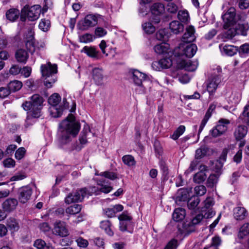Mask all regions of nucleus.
<instances>
[{"label": "nucleus", "instance_id": "obj_1", "mask_svg": "<svg viewBox=\"0 0 249 249\" xmlns=\"http://www.w3.org/2000/svg\"><path fill=\"white\" fill-rule=\"evenodd\" d=\"M80 126L75 122V118L70 114L67 119L59 124L58 132V139L60 143L65 144L71 141V137H75L78 134Z\"/></svg>", "mask_w": 249, "mask_h": 249}, {"label": "nucleus", "instance_id": "obj_2", "mask_svg": "<svg viewBox=\"0 0 249 249\" xmlns=\"http://www.w3.org/2000/svg\"><path fill=\"white\" fill-rule=\"evenodd\" d=\"M43 101L41 96L35 94L30 97V101H26L22 104L24 110L28 111L25 123L26 127L34 123V119L38 118L41 116Z\"/></svg>", "mask_w": 249, "mask_h": 249}, {"label": "nucleus", "instance_id": "obj_3", "mask_svg": "<svg viewBox=\"0 0 249 249\" xmlns=\"http://www.w3.org/2000/svg\"><path fill=\"white\" fill-rule=\"evenodd\" d=\"M249 30V25L248 21L246 20L244 15L238 18L236 23L234 26L229 29L223 34V36L227 39H232L236 35H242L246 36Z\"/></svg>", "mask_w": 249, "mask_h": 249}, {"label": "nucleus", "instance_id": "obj_4", "mask_svg": "<svg viewBox=\"0 0 249 249\" xmlns=\"http://www.w3.org/2000/svg\"><path fill=\"white\" fill-rule=\"evenodd\" d=\"M41 71L43 77L44 85L47 88H51L57 81L55 74L57 72V65L50 62L41 66Z\"/></svg>", "mask_w": 249, "mask_h": 249}, {"label": "nucleus", "instance_id": "obj_5", "mask_svg": "<svg viewBox=\"0 0 249 249\" xmlns=\"http://www.w3.org/2000/svg\"><path fill=\"white\" fill-rule=\"evenodd\" d=\"M221 69L217 67L206 82V89L209 93V99H212L218 85L221 81Z\"/></svg>", "mask_w": 249, "mask_h": 249}, {"label": "nucleus", "instance_id": "obj_6", "mask_svg": "<svg viewBox=\"0 0 249 249\" xmlns=\"http://www.w3.org/2000/svg\"><path fill=\"white\" fill-rule=\"evenodd\" d=\"M197 47L195 44L181 43L174 52L175 56L178 57H192L196 53Z\"/></svg>", "mask_w": 249, "mask_h": 249}, {"label": "nucleus", "instance_id": "obj_7", "mask_svg": "<svg viewBox=\"0 0 249 249\" xmlns=\"http://www.w3.org/2000/svg\"><path fill=\"white\" fill-rule=\"evenodd\" d=\"M243 15H236L235 9L233 7L230 8L227 12L222 16V18L224 22V28L225 29H230L234 26L235 23H236L238 20V18H240Z\"/></svg>", "mask_w": 249, "mask_h": 249}, {"label": "nucleus", "instance_id": "obj_8", "mask_svg": "<svg viewBox=\"0 0 249 249\" xmlns=\"http://www.w3.org/2000/svg\"><path fill=\"white\" fill-rule=\"evenodd\" d=\"M40 12L41 6L39 5H35L31 7L26 5L21 10L22 16H26L31 21L37 19L40 16ZM21 18L22 20H24L22 16Z\"/></svg>", "mask_w": 249, "mask_h": 249}, {"label": "nucleus", "instance_id": "obj_9", "mask_svg": "<svg viewBox=\"0 0 249 249\" xmlns=\"http://www.w3.org/2000/svg\"><path fill=\"white\" fill-rule=\"evenodd\" d=\"M87 195L86 188H82L75 192L69 194L65 198V202L67 204L82 201Z\"/></svg>", "mask_w": 249, "mask_h": 249}, {"label": "nucleus", "instance_id": "obj_10", "mask_svg": "<svg viewBox=\"0 0 249 249\" xmlns=\"http://www.w3.org/2000/svg\"><path fill=\"white\" fill-rule=\"evenodd\" d=\"M129 73L131 75V79L134 84L137 86L142 88V82L146 81L148 78L147 75L135 69L130 70Z\"/></svg>", "mask_w": 249, "mask_h": 249}, {"label": "nucleus", "instance_id": "obj_11", "mask_svg": "<svg viewBox=\"0 0 249 249\" xmlns=\"http://www.w3.org/2000/svg\"><path fill=\"white\" fill-rule=\"evenodd\" d=\"M53 232L55 235L60 237H66L69 234L66 223L60 220L54 223Z\"/></svg>", "mask_w": 249, "mask_h": 249}, {"label": "nucleus", "instance_id": "obj_12", "mask_svg": "<svg viewBox=\"0 0 249 249\" xmlns=\"http://www.w3.org/2000/svg\"><path fill=\"white\" fill-rule=\"evenodd\" d=\"M120 220V229L122 231H128L131 232L130 229L132 227L131 217L128 214L124 212L118 216Z\"/></svg>", "mask_w": 249, "mask_h": 249}, {"label": "nucleus", "instance_id": "obj_13", "mask_svg": "<svg viewBox=\"0 0 249 249\" xmlns=\"http://www.w3.org/2000/svg\"><path fill=\"white\" fill-rule=\"evenodd\" d=\"M33 190L31 187L25 186L20 188L18 191V198L21 203L27 202L31 198Z\"/></svg>", "mask_w": 249, "mask_h": 249}, {"label": "nucleus", "instance_id": "obj_14", "mask_svg": "<svg viewBox=\"0 0 249 249\" xmlns=\"http://www.w3.org/2000/svg\"><path fill=\"white\" fill-rule=\"evenodd\" d=\"M178 67L180 69H184L187 71H195L198 65L197 60L191 61L190 60H184L181 58L177 61Z\"/></svg>", "mask_w": 249, "mask_h": 249}, {"label": "nucleus", "instance_id": "obj_15", "mask_svg": "<svg viewBox=\"0 0 249 249\" xmlns=\"http://www.w3.org/2000/svg\"><path fill=\"white\" fill-rule=\"evenodd\" d=\"M93 15H87L83 19L79 20L77 25L78 30L85 31L93 26Z\"/></svg>", "mask_w": 249, "mask_h": 249}, {"label": "nucleus", "instance_id": "obj_16", "mask_svg": "<svg viewBox=\"0 0 249 249\" xmlns=\"http://www.w3.org/2000/svg\"><path fill=\"white\" fill-rule=\"evenodd\" d=\"M172 65V61L170 58H164L157 61H154L152 64L153 70L160 71L163 69H168Z\"/></svg>", "mask_w": 249, "mask_h": 249}, {"label": "nucleus", "instance_id": "obj_17", "mask_svg": "<svg viewBox=\"0 0 249 249\" xmlns=\"http://www.w3.org/2000/svg\"><path fill=\"white\" fill-rule=\"evenodd\" d=\"M219 48L223 55L232 56L238 52V48L233 45L221 44Z\"/></svg>", "mask_w": 249, "mask_h": 249}, {"label": "nucleus", "instance_id": "obj_18", "mask_svg": "<svg viewBox=\"0 0 249 249\" xmlns=\"http://www.w3.org/2000/svg\"><path fill=\"white\" fill-rule=\"evenodd\" d=\"M241 95L239 92H232L231 91L227 92L225 95V98L228 103L231 105H236L241 100Z\"/></svg>", "mask_w": 249, "mask_h": 249}, {"label": "nucleus", "instance_id": "obj_19", "mask_svg": "<svg viewBox=\"0 0 249 249\" xmlns=\"http://www.w3.org/2000/svg\"><path fill=\"white\" fill-rule=\"evenodd\" d=\"M194 27L192 26H189L186 29V32L182 37V41L186 43L193 42L196 39Z\"/></svg>", "mask_w": 249, "mask_h": 249}, {"label": "nucleus", "instance_id": "obj_20", "mask_svg": "<svg viewBox=\"0 0 249 249\" xmlns=\"http://www.w3.org/2000/svg\"><path fill=\"white\" fill-rule=\"evenodd\" d=\"M248 215V212L244 207H237L233 210V216L237 221L244 220Z\"/></svg>", "mask_w": 249, "mask_h": 249}, {"label": "nucleus", "instance_id": "obj_21", "mask_svg": "<svg viewBox=\"0 0 249 249\" xmlns=\"http://www.w3.org/2000/svg\"><path fill=\"white\" fill-rule=\"evenodd\" d=\"M124 207L123 205L117 204L105 209L104 212L108 217L111 218L114 217L117 213L122 211Z\"/></svg>", "mask_w": 249, "mask_h": 249}, {"label": "nucleus", "instance_id": "obj_22", "mask_svg": "<svg viewBox=\"0 0 249 249\" xmlns=\"http://www.w3.org/2000/svg\"><path fill=\"white\" fill-rule=\"evenodd\" d=\"M215 107L216 105L213 103L211 104L210 106H209V107L207 110L204 118L201 121V124L199 126L198 135H199V134L203 129L209 118L211 117L212 112L215 109Z\"/></svg>", "mask_w": 249, "mask_h": 249}, {"label": "nucleus", "instance_id": "obj_23", "mask_svg": "<svg viewBox=\"0 0 249 249\" xmlns=\"http://www.w3.org/2000/svg\"><path fill=\"white\" fill-rule=\"evenodd\" d=\"M29 37L26 42V47L28 51L31 53L33 54L36 50L39 49V47H36L34 40V32L30 30L29 31Z\"/></svg>", "mask_w": 249, "mask_h": 249}, {"label": "nucleus", "instance_id": "obj_24", "mask_svg": "<svg viewBox=\"0 0 249 249\" xmlns=\"http://www.w3.org/2000/svg\"><path fill=\"white\" fill-rule=\"evenodd\" d=\"M63 107H51L50 108V114L53 117L58 118L61 116L63 110L68 107V103L65 99H63Z\"/></svg>", "mask_w": 249, "mask_h": 249}, {"label": "nucleus", "instance_id": "obj_25", "mask_svg": "<svg viewBox=\"0 0 249 249\" xmlns=\"http://www.w3.org/2000/svg\"><path fill=\"white\" fill-rule=\"evenodd\" d=\"M18 205V201L15 198L7 199L2 203L3 209L8 212H10L14 210Z\"/></svg>", "mask_w": 249, "mask_h": 249}, {"label": "nucleus", "instance_id": "obj_26", "mask_svg": "<svg viewBox=\"0 0 249 249\" xmlns=\"http://www.w3.org/2000/svg\"><path fill=\"white\" fill-rule=\"evenodd\" d=\"M248 132V128L245 125H239L235 130L234 135L236 140H242Z\"/></svg>", "mask_w": 249, "mask_h": 249}, {"label": "nucleus", "instance_id": "obj_27", "mask_svg": "<svg viewBox=\"0 0 249 249\" xmlns=\"http://www.w3.org/2000/svg\"><path fill=\"white\" fill-rule=\"evenodd\" d=\"M169 28L173 33L178 34L183 31L184 26L178 21L174 20L170 23Z\"/></svg>", "mask_w": 249, "mask_h": 249}, {"label": "nucleus", "instance_id": "obj_28", "mask_svg": "<svg viewBox=\"0 0 249 249\" xmlns=\"http://www.w3.org/2000/svg\"><path fill=\"white\" fill-rule=\"evenodd\" d=\"M105 78L106 77L103 74V70L102 69L94 68V83L96 85H103Z\"/></svg>", "mask_w": 249, "mask_h": 249}, {"label": "nucleus", "instance_id": "obj_29", "mask_svg": "<svg viewBox=\"0 0 249 249\" xmlns=\"http://www.w3.org/2000/svg\"><path fill=\"white\" fill-rule=\"evenodd\" d=\"M20 14L19 11L17 9L11 8L6 13V17L8 20L13 22L16 20Z\"/></svg>", "mask_w": 249, "mask_h": 249}, {"label": "nucleus", "instance_id": "obj_30", "mask_svg": "<svg viewBox=\"0 0 249 249\" xmlns=\"http://www.w3.org/2000/svg\"><path fill=\"white\" fill-rule=\"evenodd\" d=\"M169 49V45L165 42L157 44L154 47L155 53L160 54L168 53Z\"/></svg>", "mask_w": 249, "mask_h": 249}, {"label": "nucleus", "instance_id": "obj_31", "mask_svg": "<svg viewBox=\"0 0 249 249\" xmlns=\"http://www.w3.org/2000/svg\"><path fill=\"white\" fill-rule=\"evenodd\" d=\"M185 216V210L181 208L176 209L172 215L173 220L176 221H179L183 220Z\"/></svg>", "mask_w": 249, "mask_h": 249}, {"label": "nucleus", "instance_id": "obj_32", "mask_svg": "<svg viewBox=\"0 0 249 249\" xmlns=\"http://www.w3.org/2000/svg\"><path fill=\"white\" fill-rule=\"evenodd\" d=\"M15 57L18 61L25 63L28 58V55L24 50L19 49L16 52Z\"/></svg>", "mask_w": 249, "mask_h": 249}, {"label": "nucleus", "instance_id": "obj_33", "mask_svg": "<svg viewBox=\"0 0 249 249\" xmlns=\"http://www.w3.org/2000/svg\"><path fill=\"white\" fill-rule=\"evenodd\" d=\"M164 6L161 3H155L152 5L150 10L153 15H159L164 11Z\"/></svg>", "mask_w": 249, "mask_h": 249}, {"label": "nucleus", "instance_id": "obj_34", "mask_svg": "<svg viewBox=\"0 0 249 249\" xmlns=\"http://www.w3.org/2000/svg\"><path fill=\"white\" fill-rule=\"evenodd\" d=\"M6 225L12 231H16L19 229V224L14 218L10 217L7 220Z\"/></svg>", "mask_w": 249, "mask_h": 249}, {"label": "nucleus", "instance_id": "obj_35", "mask_svg": "<svg viewBox=\"0 0 249 249\" xmlns=\"http://www.w3.org/2000/svg\"><path fill=\"white\" fill-rule=\"evenodd\" d=\"M34 246L37 249H53V247L50 244H46L45 242L40 239L36 240Z\"/></svg>", "mask_w": 249, "mask_h": 249}, {"label": "nucleus", "instance_id": "obj_36", "mask_svg": "<svg viewBox=\"0 0 249 249\" xmlns=\"http://www.w3.org/2000/svg\"><path fill=\"white\" fill-rule=\"evenodd\" d=\"M249 235V223H245L240 227L238 234L240 239H243Z\"/></svg>", "mask_w": 249, "mask_h": 249}, {"label": "nucleus", "instance_id": "obj_37", "mask_svg": "<svg viewBox=\"0 0 249 249\" xmlns=\"http://www.w3.org/2000/svg\"><path fill=\"white\" fill-rule=\"evenodd\" d=\"M22 87L21 82L18 80H14L11 81L8 85V88L10 92H15L19 90Z\"/></svg>", "mask_w": 249, "mask_h": 249}, {"label": "nucleus", "instance_id": "obj_38", "mask_svg": "<svg viewBox=\"0 0 249 249\" xmlns=\"http://www.w3.org/2000/svg\"><path fill=\"white\" fill-rule=\"evenodd\" d=\"M229 124L230 121L228 120L222 119L218 121V124L216 125V127L219 129V131L223 134L227 130L228 125Z\"/></svg>", "mask_w": 249, "mask_h": 249}, {"label": "nucleus", "instance_id": "obj_39", "mask_svg": "<svg viewBox=\"0 0 249 249\" xmlns=\"http://www.w3.org/2000/svg\"><path fill=\"white\" fill-rule=\"evenodd\" d=\"M100 227L105 230V232L109 236L113 235V232L111 229L110 221L104 220L100 222Z\"/></svg>", "mask_w": 249, "mask_h": 249}, {"label": "nucleus", "instance_id": "obj_40", "mask_svg": "<svg viewBox=\"0 0 249 249\" xmlns=\"http://www.w3.org/2000/svg\"><path fill=\"white\" fill-rule=\"evenodd\" d=\"M189 197V195L187 189H180L178 191L177 200L180 201H186Z\"/></svg>", "mask_w": 249, "mask_h": 249}, {"label": "nucleus", "instance_id": "obj_41", "mask_svg": "<svg viewBox=\"0 0 249 249\" xmlns=\"http://www.w3.org/2000/svg\"><path fill=\"white\" fill-rule=\"evenodd\" d=\"M61 101V97L58 93H53L48 99V103L51 107H57Z\"/></svg>", "mask_w": 249, "mask_h": 249}, {"label": "nucleus", "instance_id": "obj_42", "mask_svg": "<svg viewBox=\"0 0 249 249\" xmlns=\"http://www.w3.org/2000/svg\"><path fill=\"white\" fill-rule=\"evenodd\" d=\"M122 160L124 164L129 167L134 166L136 163L134 158L130 155L124 156Z\"/></svg>", "mask_w": 249, "mask_h": 249}, {"label": "nucleus", "instance_id": "obj_43", "mask_svg": "<svg viewBox=\"0 0 249 249\" xmlns=\"http://www.w3.org/2000/svg\"><path fill=\"white\" fill-rule=\"evenodd\" d=\"M178 18L181 22L184 23L188 22L190 19L189 13L186 10L179 11L178 14Z\"/></svg>", "mask_w": 249, "mask_h": 249}, {"label": "nucleus", "instance_id": "obj_44", "mask_svg": "<svg viewBox=\"0 0 249 249\" xmlns=\"http://www.w3.org/2000/svg\"><path fill=\"white\" fill-rule=\"evenodd\" d=\"M228 152V150L227 149H224L221 153V154L219 158V160L216 161L219 163L218 168L216 171L217 173L222 168L224 162L226 161Z\"/></svg>", "mask_w": 249, "mask_h": 249}, {"label": "nucleus", "instance_id": "obj_45", "mask_svg": "<svg viewBox=\"0 0 249 249\" xmlns=\"http://www.w3.org/2000/svg\"><path fill=\"white\" fill-rule=\"evenodd\" d=\"M185 131V127L184 125H180L170 136V138L174 140H177L182 135Z\"/></svg>", "mask_w": 249, "mask_h": 249}, {"label": "nucleus", "instance_id": "obj_46", "mask_svg": "<svg viewBox=\"0 0 249 249\" xmlns=\"http://www.w3.org/2000/svg\"><path fill=\"white\" fill-rule=\"evenodd\" d=\"M81 210V206L79 204H75L70 206L66 209V213L69 214H75L79 213Z\"/></svg>", "mask_w": 249, "mask_h": 249}, {"label": "nucleus", "instance_id": "obj_47", "mask_svg": "<svg viewBox=\"0 0 249 249\" xmlns=\"http://www.w3.org/2000/svg\"><path fill=\"white\" fill-rule=\"evenodd\" d=\"M238 52L241 56L247 57L249 54V44L245 43L241 45L238 49Z\"/></svg>", "mask_w": 249, "mask_h": 249}, {"label": "nucleus", "instance_id": "obj_48", "mask_svg": "<svg viewBox=\"0 0 249 249\" xmlns=\"http://www.w3.org/2000/svg\"><path fill=\"white\" fill-rule=\"evenodd\" d=\"M98 185L100 186L99 188L100 192L105 194L109 193L113 189L112 187H111L110 184H107L104 181L98 183Z\"/></svg>", "mask_w": 249, "mask_h": 249}, {"label": "nucleus", "instance_id": "obj_49", "mask_svg": "<svg viewBox=\"0 0 249 249\" xmlns=\"http://www.w3.org/2000/svg\"><path fill=\"white\" fill-rule=\"evenodd\" d=\"M38 27L43 32H47L51 27V22L48 19H42L39 22Z\"/></svg>", "mask_w": 249, "mask_h": 249}, {"label": "nucleus", "instance_id": "obj_50", "mask_svg": "<svg viewBox=\"0 0 249 249\" xmlns=\"http://www.w3.org/2000/svg\"><path fill=\"white\" fill-rule=\"evenodd\" d=\"M142 28L147 34H153L155 31V27L150 22H145L142 24Z\"/></svg>", "mask_w": 249, "mask_h": 249}, {"label": "nucleus", "instance_id": "obj_51", "mask_svg": "<svg viewBox=\"0 0 249 249\" xmlns=\"http://www.w3.org/2000/svg\"><path fill=\"white\" fill-rule=\"evenodd\" d=\"M207 176L203 171L197 173L194 177V181L197 183L203 182L206 178Z\"/></svg>", "mask_w": 249, "mask_h": 249}, {"label": "nucleus", "instance_id": "obj_52", "mask_svg": "<svg viewBox=\"0 0 249 249\" xmlns=\"http://www.w3.org/2000/svg\"><path fill=\"white\" fill-rule=\"evenodd\" d=\"M218 178V175L211 174L208 178L207 180V186L210 187H213L216 184Z\"/></svg>", "mask_w": 249, "mask_h": 249}, {"label": "nucleus", "instance_id": "obj_53", "mask_svg": "<svg viewBox=\"0 0 249 249\" xmlns=\"http://www.w3.org/2000/svg\"><path fill=\"white\" fill-rule=\"evenodd\" d=\"M207 152V148L205 146H201L197 149L196 151V159H200L204 157Z\"/></svg>", "mask_w": 249, "mask_h": 249}, {"label": "nucleus", "instance_id": "obj_54", "mask_svg": "<svg viewBox=\"0 0 249 249\" xmlns=\"http://www.w3.org/2000/svg\"><path fill=\"white\" fill-rule=\"evenodd\" d=\"M79 41L82 43H88L92 41V36L89 34H85L79 36Z\"/></svg>", "mask_w": 249, "mask_h": 249}, {"label": "nucleus", "instance_id": "obj_55", "mask_svg": "<svg viewBox=\"0 0 249 249\" xmlns=\"http://www.w3.org/2000/svg\"><path fill=\"white\" fill-rule=\"evenodd\" d=\"M75 242L77 246L81 248H85L89 245V242L87 240L84 239L81 237L76 238Z\"/></svg>", "mask_w": 249, "mask_h": 249}, {"label": "nucleus", "instance_id": "obj_56", "mask_svg": "<svg viewBox=\"0 0 249 249\" xmlns=\"http://www.w3.org/2000/svg\"><path fill=\"white\" fill-rule=\"evenodd\" d=\"M25 153V149L24 147H20L16 151L15 157L17 160H20L24 157Z\"/></svg>", "mask_w": 249, "mask_h": 249}, {"label": "nucleus", "instance_id": "obj_57", "mask_svg": "<svg viewBox=\"0 0 249 249\" xmlns=\"http://www.w3.org/2000/svg\"><path fill=\"white\" fill-rule=\"evenodd\" d=\"M201 213L203 214L204 218H209L212 217L215 213L212 209H207L201 210Z\"/></svg>", "mask_w": 249, "mask_h": 249}, {"label": "nucleus", "instance_id": "obj_58", "mask_svg": "<svg viewBox=\"0 0 249 249\" xmlns=\"http://www.w3.org/2000/svg\"><path fill=\"white\" fill-rule=\"evenodd\" d=\"M149 10L147 6L142 3H140V7L139 9V15L142 17L145 16L148 13Z\"/></svg>", "mask_w": 249, "mask_h": 249}, {"label": "nucleus", "instance_id": "obj_59", "mask_svg": "<svg viewBox=\"0 0 249 249\" xmlns=\"http://www.w3.org/2000/svg\"><path fill=\"white\" fill-rule=\"evenodd\" d=\"M107 31L101 27H97L94 31V35L98 37H102L106 36Z\"/></svg>", "mask_w": 249, "mask_h": 249}, {"label": "nucleus", "instance_id": "obj_60", "mask_svg": "<svg viewBox=\"0 0 249 249\" xmlns=\"http://www.w3.org/2000/svg\"><path fill=\"white\" fill-rule=\"evenodd\" d=\"M196 194L200 196L204 195L206 192V188L203 185H199L195 188Z\"/></svg>", "mask_w": 249, "mask_h": 249}, {"label": "nucleus", "instance_id": "obj_61", "mask_svg": "<svg viewBox=\"0 0 249 249\" xmlns=\"http://www.w3.org/2000/svg\"><path fill=\"white\" fill-rule=\"evenodd\" d=\"M81 52L85 53L89 57H93V48L92 47L85 46L81 50Z\"/></svg>", "mask_w": 249, "mask_h": 249}, {"label": "nucleus", "instance_id": "obj_62", "mask_svg": "<svg viewBox=\"0 0 249 249\" xmlns=\"http://www.w3.org/2000/svg\"><path fill=\"white\" fill-rule=\"evenodd\" d=\"M3 165L6 168H12L15 166V161L11 158L6 159L3 161Z\"/></svg>", "mask_w": 249, "mask_h": 249}, {"label": "nucleus", "instance_id": "obj_63", "mask_svg": "<svg viewBox=\"0 0 249 249\" xmlns=\"http://www.w3.org/2000/svg\"><path fill=\"white\" fill-rule=\"evenodd\" d=\"M177 247L178 241L173 239L168 242L164 249H176Z\"/></svg>", "mask_w": 249, "mask_h": 249}, {"label": "nucleus", "instance_id": "obj_64", "mask_svg": "<svg viewBox=\"0 0 249 249\" xmlns=\"http://www.w3.org/2000/svg\"><path fill=\"white\" fill-rule=\"evenodd\" d=\"M167 10L171 13H175L178 10V6L173 2L168 3L166 6Z\"/></svg>", "mask_w": 249, "mask_h": 249}]
</instances>
